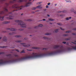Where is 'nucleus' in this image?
Here are the masks:
<instances>
[{"label":"nucleus","instance_id":"obj_1","mask_svg":"<svg viewBox=\"0 0 76 76\" xmlns=\"http://www.w3.org/2000/svg\"><path fill=\"white\" fill-rule=\"evenodd\" d=\"M31 0H26L25 1L26 2L23 6H20L18 4H16L13 5L12 6V8L13 9H19V8H20V7H28L29 6H30L31 4H32V3L31 2H28L29 1H31Z\"/></svg>","mask_w":76,"mask_h":76},{"label":"nucleus","instance_id":"obj_2","mask_svg":"<svg viewBox=\"0 0 76 76\" xmlns=\"http://www.w3.org/2000/svg\"><path fill=\"white\" fill-rule=\"evenodd\" d=\"M15 22H17L18 23L19 25H20L21 28H26V23H25L23 22V21L19 20H15Z\"/></svg>","mask_w":76,"mask_h":76},{"label":"nucleus","instance_id":"obj_3","mask_svg":"<svg viewBox=\"0 0 76 76\" xmlns=\"http://www.w3.org/2000/svg\"><path fill=\"white\" fill-rule=\"evenodd\" d=\"M5 12H8V10L6 8H4V11H1L0 12V15H3V14H5ZM4 18V16L3 17L1 15H0V20H4V19H3Z\"/></svg>","mask_w":76,"mask_h":76},{"label":"nucleus","instance_id":"obj_4","mask_svg":"<svg viewBox=\"0 0 76 76\" xmlns=\"http://www.w3.org/2000/svg\"><path fill=\"white\" fill-rule=\"evenodd\" d=\"M23 1H24L23 0H19L18 1L17 0H13L12 1H10V2L11 3H14L16 2V1H17L18 2H22Z\"/></svg>","mask_w":76,"mask_h":76},{"label":"nucleus","instance_id":"obj_5","mask_svg":"<svg viewBox=\"0 0 76 76\" xmlns=\"http://www.w3.org/2000/svg\"><path fill=\"white\" fill-rule=\"evenodd\" d=\"M12 12H8V14L6 15V16H9V17H11V18H13L14 16L13 15H12Z\"/></svg>","mask_w":76,"mask_h":76},{"label":"nucleus","instance_id":"obj_6","mask_svg":"<svg viewBox=\"0 0 76 76\" xmlns=\"http://www.w3.org/2000/svg\"><path fill=\"white\" fill-rule=\"evenodd\" d=\"M7 30H9L10 31H16V29L15 28H7Z\"/></svg>","mask_w":76,"mask_h":76},{"label":"nucleus","instance_id":"obj_7","mask_svg":"<svg viewBox=\"0 0 76 76\" xmlns=\"http://www.w3.org/2000/svg\"><path fill=\"white\" fill-rule=\"evenodd\" d=\"M10 22V21H4V22H2V24H7V23H9Z\"/></svg>","mask_w":76,"mask_h":76},{"label":"nucleus","instance_id":"obj_8","mask_svg":"<svg viewBox=\"0 0 76 76\" xmlns=\"http://www.w3.org/2000/svg\"><path fill=\"white\" fill-rule=\"evenodd\" d=\"M41 6H42V5L40 4L39 5L37 6L36 7V8H38V9H42V7H41Z\"/></svg>","mask_w":76,"mask_h":76},{"label":"nucleus","instance_id":"obj_9","mask_svg":"<svg viewBox=\"0 0 76 76\" xmlns=\"http://www.w3.org/2000/svg\"><path fill=\"white\" fill-rule=\"evenodd\" d=\"M41 26H42V25L40 24L38 26H36L34 27V28H38V27H41Z\"/></svg>","mask_w":76,"mask_h":76},{"label":"nucleus","instance_id":"obj_10","mask_svg":"<svg viewBox=\"0 0 76 76\" xmlns=\"http://www.w3.org/2000/svg\"><path fill=\"white\" fill-rule=\"evenodd\" d=\"M3 40L4 41H7V37L6 36H4L3 39Z\"/></svg>","mask_w":76,"mask_h":76},{"label":"nucleus","instance_id":"obj_11","mask_svg":"<svg viewBox=\"0 0 76 76\" xmlns=\"http://www.w3.org/2000/svg\"><path fill=\"white\" fill-rule=\"evenodd\" d=\"M43 38H44V39H47V40H50V39H50V38L47 37H43Z\"/></svg>","mask_w":76,"mask_h":76},{"label":"nucleus","instance_id":"obj_12","mask_svg":"<svg viewBox=\"0 0 76 76\" xmlns=\"http://www.w3.org/2000/svg\"><path fill=\"white\" fill-rule=\"evenodd\" d=\"M16 34V32H13L12 33H9V35H14V34Z\"/></svg>","mask_w":76,"mask_h":76},{"label":"nucleus","instance_id":"obj_13","mask_svg":"<svg viewBox=\"0 0 76 76\" xmlns=\"http://www.w3.org/2000/svg\"><path fill=\"white\" fill-rule=\"evenodd\" d=\"M61 12H62V13H66V11L64 10L63 11H59L58 12V13H61Z\"/></svg>","mask_w":76,"mask_h":76},{"label":"nucleus","instance_id":"obj_14","mask_svg":"<svg viewBox=\"0 0 76 76\" xmlns=\"http://www.w3.org/2000/svg\"><path fill=\"white\" fill-rule=\"evenodd\" d=\"M71 19H72L71 17H67L66 18V20H69Z\"/></svg>","mask_w":76,"mask_h":76},{"label":"nucleus","instance_id":"obj_15","mask_svg":"<svg viewBox=\"0 0 76 76\" xmlns=\"http://www.w3.org/2000/svg\"><path fill=\"white\" fill-rule=\"evenodd\" d=\"M70 12H75V10L73 8H72L70 10Z\"/></svg>","mask_w":76,"mask_h":76},{"label":"nucleus","instance_id":"obj_16","mask_svg":"<svg viewBox=\"0 0 76 76\" xmlns=\"http://www.w3.org/2000/svg\"><path fill=\"white\" fill-rule=\"evenodd\" d=\"M32 48V49H37V50H38V49H39V48L36 47H33Z\"/></svg>","mask_w":76,"mask_h":76},{"label":"nucleus","instance_id":"obj_17","mask_svg":"<svg viewBox=\"0 0 76 76\" xmlns=\"http://www.w3.org/2000/svg\"><path fill=\"white\" fill-rule=\"evenodd\" d=\"M25 53V50H23L22 51L20 52V53Z\"/></svg>","mask_w":76,"mask_h":76},{"label":"nucleus","instance_id":"obj_18","mask_svg":"<svg viewBox=\"0 0 76 76\" xmlns=\"http://www.w3.org/2000/svg\"><path fill=\"white\" fill-rule=\"evenodd\" d=\"M59 29H55V32H58V31Z\"/></svg>","mask_w":76,"mask_h":76},{"label":"nucleus","instance_id":"obj_19","mask_svg":"<svg viewBox=\"0 0 76 76\" xmlns=\"http://www.w3.org/2000/svg\"><path fill=\"white\" fill-rule=\"evenodd\" d=\"M29 46H30V45H23V47H29Z\"/></svg>","mask_w":76,"mask_h":76},{"label":"nucleus","instance_id":"obj_20","mask_svg":"<svg viewBox=\"0 0 76 76\" xmlns=\"http://www.w3.org/2000/svg\"><path fill=\"white\" fill-rule=\"evenodd\" d=\"M70 39V38L65 39V40L66 41H69Z\"/></svg>","mask_w":76,"mask_h":76},{"label":"nucleus","instance_id":"obj_21","mask_svg":"<svg viewBox=\"0 0 76 76\" xmlns=\"http://www.w3.org/2000/svg\"><path fill=\"white\" fill-rule=\"evenodd\" d=\"M22 42V41L21 40H18L16 41V42Z\"/></svg>","mask_w":76,"mask_h":76},{"label":"nucleus","instance_id":"obj_22","mask_svg":"<svg viewBox=\"0 0 76 76\" xmlns=\"http://www.w3.org/2000/svg\"><path fill=\"white\" fill-rule=\"evenodd\" d=\"M7 18L8 19H13V18H9V17H7Z\"/></svg>","mask_w":76,"mask_h":76},{"label":"nucleus","instance_id":"obj_23","mask_svg":"<svg viewBox=\"0 0 76 76\" xmlns=\"http://www.w3.org/2000/svg\"><path fill=\"white\" fill-rule=\"evenodd\" d=\"M37 8V7H33L32 8V10H35V9H36Z\"/></svg>","mask_w":76,"mask_h":76},{"label":"nucleus","instance_id":"obj_24","mask_svg":"<svg viewBox=\"0 0 76 76\" xmlns=\"http://www.w3.org/2000/svg\"><path fill=\"white\" fill-rule=\"evenodd\" d=\"M69 35H68V34H64L63 35V36L64 37H66V36H68Z\"/></svg>","mask_w":76,"mask_h":76},{"label":"nucleus","instance_id":"obj_25","mask_svg":"<svg viewBox=\"0 0 76 76\" xmlns=\"http://www.w3.org/2000/svg\"><path fill=\"white\" fill-rule=\"evenodd\" d=\"M49 20H51V21H53V20H53L51 19V18H49Z\"/></svg>","mask_w":76,"mask_h":76},{"label":"nucleus","instance_id":"obj_26","mask_svg":"<svg viewBox=\"0 0 76 76\" xmlns=\"http://www.w3.org/2000/svg\"><path fill=\"white\" fill-rule=\"evenodd\" d=\"M66 2H67V3H71V2H72V1L70 0H69L67 1Z\"/></svg>","mask_w":76,"mask_h":76},{"label":"nucleus","instance_id":"obj_27","mask_svg":"<svg viewBox=\"0 0 76 76\" xmlns=\"http://www.w3.org/2000/svg\"><path fill=\"white\" fill-rule=\"evenodd\" d=\"M45 50V51H46V50H47L48 49L47 48H44L42 50Z\"/></svg>","mask_w":76,"mask_h":76},{"label":"nucleus","instance_id":"obj_28","mask_svg":"<svg viewBox=\"0 0 76 76\" xmlns=\"http://www.w3.org/2000/svg\"><path fill=\"white\" fill-rule=\"evenodd\" d=\"M15 37H16L17 38H19V37H20V36L19 35H17L15 36Z\"/></svg>","mask_w":76,"mask_h":76},{"label":"nucleus","instance_id":"obj_29","mask_svg":"<svg viewBox=\"0 0 76 76\" xmlns=\"http://www.w3.org/2000/svg\"><path fill=\"white\" fill-rule=\"evenodd\" d=\"M60 16H62V17H63V16H64V14H61L60 15Z\"/></svg>","mask_w":76,"mask_h":76},{"label":"nucleus","instance_id":"obj_30","mask_svg":"<svg viewBox=\"0 0 76 76\" xmlns=\"http://www.w3.org/2000/svg\"><path fill=\"white\" fill-rule=\"evenodd\" d=\"M45 35H50V34L48 33H46L45 34Z\"/></svg>","mask_w":76,"mask_h":76},{"label":"nucleus","instance_id":"obj_31","mask_svg":"<svg viewBox=\"0 0 76 76\" xmlns=\"http://www.w3.org/2000/svg\"><path fill=\"white\" fill-rule=\"evenodd\" d=\"M4 54V52L0 53V55L1 54Z\"/></svg>","mask_w":76,"mask_h":76},{"label":"nucleus","instance_id":"obj_32","mask_svg":"<svg viewBox=\"0 0 76 76\" xmlns=\"http://www.w3.org/2000/svg\"><path fill=\"white\" fill-rule=\"evenodd\" d=\"M41 3H42V2H39L37 3V4H41Z\"/></svg>","mask_w":76,"mask_h":76},{"label":"nucleus","instance_id":"obj_33","mask_svg":"<svg viewBox=\"0 0 76 76\" xmlns=\"http://www.w3.org/2000/svg\"><path fill=\"white\" fill-rule=\"evenodd\" d=\"M21 44L22 45H25L26 44V43H21Z\"/></svg>","mask_w":76,"mask_h":76},{"label":"nucleus","instance_id":"obj_34","mask_svg":"<svg viewBox=\"0 0 76 76\" xmlns=\"http://www.w3.org/2000/svg\"><path fill=\"white\" fill-rule=\"evenodd\" d=\"M66 33H70V31H66Z\"/></svg>","mask_w":76,"mask_h":76},{"label":"nucleus","instance_id":"obj_35","mask_svg":"<svg viewBox=\"0 0 76 76\" xmlns=\"http://www.w3.org/2000/svg\"><path fill=\"white\" fill-rule=\"evenodd\" d=\"M72 35H76V34L75 33H73Z\"/></svg>","mask_w":76,"mask_h":76},{"label":"nucleus","instance_id":"obj_36","mask_svg":"<svg viewBox=\"0 0 76 76\" xmlns=\"http://www.w3.org/2000/svg\"><path fill=\"white\" fill-rule=\"evenodd\" d=\"M72 43L74 44H75V45H76V43L75 42H72Z\"/></svg>","mask_w":76,"mask_h":76},{"label":"nucleus","instance_id":"obj_37","mask_svg":"<svg viewBox=\"0 0 76 76\" xmlns=\"http://www.w3.org/2000/svg\"><path fill=\"white\" fill-rule=\"evenodd\" d=\"M58 25H61V23H58Z\"/></svg>","mask_w":76,"mask_h":76},{"label":"nucleus","instance_id":"obj_38","mask_svg":"<svg viewBox=\"0 0 76 76\" xmlns=\"http://www.w3.org/2000/svg\"><path fill=\"white\" fill-rule=\"evenodd\" d=\"M15 51H16L17 52H19V50L18 49L15 50Z\"/></svg>","mask_w":76,"mask_h":76},{"label":"nucleus","instance_id":"obj_39","mask_svg":"<svg viewBox=\"0 0 76 76\" xmlns=\"http://www.w3.org/2000/svg\"><path fill=\"white\" fill-rule=\"evenodd\" d=\"M50 3H48V6H50Z\"/></svg>","mask_w":76,"mask_h":76},{"label":"nucleus","instance_id":"obj_40","mask_svg":"<svg viewBox=\"0 0 76 76\" xmlns=\"http://www.w3.org/2000/svg\"><path fill=\"white\" fill-rule=\"evenodd\" d=\"M60 28L61 29V30H62L63 31H64V29H62V28L61 27Z\"/></svg>","mask_w":76,"mask_h":76},{"label":"nucleus","instance_id":"obj_41","mask_svg":"<svg viewBox=\"0 0 76 76\" xmlns=\"http://www.w3.org/2000/svg\"><path fill=\"white\" fill-rule=\"evenodd\" d=\"M5 47H6L5 46H3V47H1L0 48H5Z\"/></svg>","mask_w":76,"mask_h":76},{"label":"nucleus","instance_id":"obj_42","mask_svg":"<svg viewBox=\"0 0 76 76\" xmlns=\"http://www.w3.org/2000/svg\"><path fill=\"white\" fill-rule=\"evenodd\" d=\"M27 21H31V20L30 19H28L27 20Z\"/></svg>","mask_w":76,"mask_h":76},{"label":"nucleus","instance_id":"obj_43","mask_svg":"<svg viewBox=\"0 0 76 76\" xmlns=\"http://www.w3.org/2000/svg\"><path fill=\"white\" fill-rule=\"evenodd\" d=\"M27 51H32V50H28L27 49Z\"/></svg>","mask_w":76,"mask_h":76},{"label":"nucleus","instance_id":"obj_44","mask_svg":"<svg viewBox=\"0 0 76 76\" xmlns=\"http://www.w3.org/2000/svg\"><path fill=\"white\" fill-rule=\"evenodd\" d=\"M63 43L64 44H66V42H63Z\"/></svg>","mask_w":76,"mask_h":76},{"label":"nucleus","instance_id":"obj_45","mask_svg":"<svg viewBox=\"0 0 76 76\" xmlns=\"http://www.w3.org/2000/svg\"><path fill=\"white\" fill-rule=\"evenodd\" d=\"M73 30H74V31H76V28H74Z\"/></svg>","mask_w":76,"mask_h":76},{"label":"nucleus","instance_id":"obj_46","mask_svg":"<svg viewBox=\"0 0 76 76\" xmlns=\"http://www.w3.org/2000/svg\"><path fill=\"white\" fill-rule=\"evenodd\" d=\"M74 13H75V14H76V11H74Z\"/></svg>","mask_w":76,"mask_h":76},{"label":"nucleus","instance_id":"obj_47","mask_svg":"<svg viewBox=\"0 0 76 76\" xmlns=\"http://www.w3.org/2000/svg\"><path fill=\"white\" fill-rule=\"evenodd\" d=\"M20 31H23V29H20Z\"/></svg>","mask_w":76,"mask_h":76},{"label":"nucleus","instance_id":"obj_48","mask_svg":"<svg viewBox=\"0 0 76 76\" xmlns=\"http://www.w3.org/2000/svg\"><path fill=\"white\" fill-rule=\"evenodd\" d=\"M46 8H48V5L46 6Z\"/></svg>","mask_w":76,"mask_h":76},{"label":"nucleus","instance_id":"obj_49","mask_svg":"<svg viewBox=\"0 0 76 76\" xmlns=\"http://www.w3.org/2000/svg\"><path fill=\"white\" fill-rule=\"evenodd\" d=\"M1 1H6V0H1Z\"/></svg>","mask_w":76,"mask_h":76},{"label":"nucleus","instance_id":"obj_50","mask_svg":"<svg viewBox=\"0 0 76 76\" xmlns=\"http://www.w3.org/2000/svg\"><path fill=\"white\" fill-rule=\"evenodd\" d=\"M45 20V19H43V20H44V21H45V20Z\"/></svg>","mask_w":76,"mask_h":76},{"label":"nucleus","instance_id":"obj_51","mask_svg":"<svg viewBox=\"0 0 76 76\" xmlns=\"http://www.w3.org/2000/svg\"><path fill=\"white\" fill-rule=\"evenodd\" d=\"M66 45H69V43H66Z\"/></svg>","mask_w":76,"mask_h":76},{"label":"nucleus","instance_id":"obj_52","mask_svg":"<svg viewBox=\"0 0 76 76\" xmlns=\"http://www.w3.org/2000/svg\"><path fill=\"white\" fill-rule=\"evenodd\" d=\"M48 17H50V16L49 15H48Z\"/></svg>","mask_w":76,"mask_h":76},{"label":"nucleus","instance_id":"obj_53","mask_svg":"<svg viewBox=\"0 0 76 76\" xmlns=\"http://www.w3.org/2000/svg\"><path fill=\"white\" fill-rule=\"evenodd\" d=\"M23 15V13L21 14V16L22 15Z\"/></svg>","mask_w":76,"mask_h":76},{"label":"nucleus","instance_id":"obj_54","mask_svg":"<svg viewBox=\"0 0 76 76\" xmlns=\"http://www.w3.org/2000/svg\"><path fill=\"white\" fill-rule=\"evenodd\" d=\"M32 13L34 14L35 13V12H33Z\"/></svg>","mask_w":76,"mask_h":76},{"label":"nucleus","instance_id":"obj_55","mask_svg":"<svg viewBox=\"0 0 76 76\" xmlns=\"http://www.w3.org/2000/svg\"><path fill=\"white\" fill-rule=\"evenodd\" d=\"M36 12H39V10L36 11Z\"/></svg>","mask_w":76,"mask_h":76},{"label":"nucleus","instance_id":"obj_56","mask_svg":"<svg viewBox=\"0 0 76 76\" xmlns=\"http://www.w3.org/2000/svg\"><path fill=\"white\" fill-rule=\"evenodd\" d=\"M1 39V37H0V39Z\"/></svg>","mask_w":76,"mask_h":76},{"label":"nucleus","instance_id":"obj_57","mask_svg":"<svg viewBox=\"0 0 76 76\" xmlns=\"http://www.w3.org/2000/svg\"><path fill=\"white\" fill-rule=\"evenodd\" d=\"M49 22V21H47V22Z\"/></svg>","mask_w":76,"mask_h":76},{"label":"nucleus","instance_id":"obj_58","mask_svg":"<svg viewBox=\"0 0 76 76\" xmlns=\"http://www.w3.org/2000/svg\"><path fill=\"white\" fill-rule=\"evenodd\" d=\"M24 39H26V38H24Z\"/></svg>","mask_w":76,"mask_h":76},{"label":"nucleus","instance_id":"obj_59","mask_svg":"<svg viewBox=\"0 0 76 76\" xmlns=\"http://www.w3.org/2000/svg\"><path fill=\"white\" fill-rule=\"evenodd\" d=\"M57 5V4H55V6H56Z\"/></svg>","mask_w":76,"mask_h":76},{"label":"nucleus","instance_id":"obj_60","mask_svg":"<svg viewBox=\"0 0 76 76\" xmlns=\"http://www.w3.org/2000/svg\"><path fill=\"white\" fill-rule=\"evenodd\" d=\"M74 42H76V41H75Z\"/></svg>","mask_w":76,"mask_h":76},{"label":"nucleus","instance_id":"obj_61","mask_svg":"<svg viewBox=\"0 0 76 76\" xmlns=\"http://www.w3.org/2000/svg\"><path fill=\"white\" fill-rule=\"evenodd\" d=\"M15 11H16V10H15L13 11V12H15Z\"/></svg>","mask_w":76,"mask_h":76},{"label":"nucleus","instance_id":"obj_62","mask_svg":"<svg viewBox=\"0 0 76 76\" xmlns=\"http://www.w3.org/2000/svg\"><path fill=\"white\" fill-rule=\"evenodd\" d=\"M21 9H22V8H20V10H21Z\"/></svg>","mask_w":76,"mask_h":76},{"label":"nucleus","instance_id":"obj_63","mask_svg":"<svg viewBox=\"0 0 76 76\" xmlns=\"http://www.w3.org/2000/svg\"><path fill=\"white\" fill-rule=\"evenodd\" d=\"M50 24H52V23H50Z\"/></svg>","mask_w":76,"mask_h":76},{"label":"nucleus","instance_id":"obj_64","mask_svg":"<svg viewBox=\"0 0 76 76\" xmlns=\"http://www.w3.org/2000/svg\"><path fill=\"white\" fill-rule=\"evenodd\" d=\"M30 36H32V35H30Z\"/></svg>","mask_w":76,"mask_h":76}]
</instances>
